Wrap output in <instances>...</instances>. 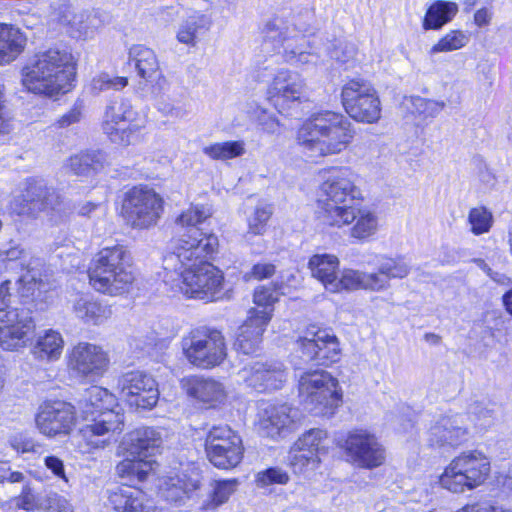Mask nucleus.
I'll use <instances>...</instances> for the list:
<instances>
[{
	"label": "nucleus",
	"mask_w": 512,
	"mask_h": 512,
	"mask_svg": "<svg viewBox=\"0 0 512 512\" xmlns=\"http://www.w3.org/2000/svg\"><path fill=\"white\" fill-rule=\"evenodd\" d=\"M212 215L205 205H191L175 220L177 237L163 258L164 282L189 298L211 301L221 291L224 276L208 261L216 253L219 241L205 234L198 225Z\"/></svg>",
	"instance_id": "f257e3e1"
},
{
	"label": "nucleus",
	"mask_w": 512,
	"mask_h": 512,
	"mask_svg": "<svg viewBox=\"0 0 512 512\" xmlns=\"http://www.w3.org/2000/svg\"><path fill=\"white\" fill-rule=\"evenodd\" d=\"M77 59L67 47L54 46L37 52L22 69V85L48 98L66 94L73 87Z\"/></svg>",
	"instance_id": "f03ea898"
},
{
	"label": "nucleus",
	"mask_w": 512,
	"mask_h": 512,
	"mask_svg": "<svg viewBox=\"0 0 512 512\" xmlns=\"http://www.w3.org/2000/svg\"><path fill=\"white\" fill-rule=\"evenodd\" d=\"M355 131L343 114L323 111L311 115L297 131V143L311 157L339 154L352 142Z\"/></svg>",
	"instance_id": "7ed1b4c3"
},
{
	"label": "nucleus",
	"mask_w": 512,
	"mask_h": 512,
	"mask_svg": "<svg viewBox=\"0 0 512 512\" xmlns=\"http://www.w3.org/2000/svg\"><path fill=\"white\" fill-rule=\"evenodd\" d=\"M356 181V175L349 168L332 170L324 177L317 198L318 217L324 224L352 215L349 209L363 200Z\"/></svg>",
	"instance_id": "20e7f679"
},
{
	"label": "nucleus",
	"mask_w": 512,
	"mask_h": 512,
	"mask_svg": "<svg viewBox=\"0 0 512 512\" xmlns=\"http://www.w3.org/2000/svg\"><path fill=\"white\" fill-rule=\"evenodd\" d=\"M90 285L98 292L111 296L129 291L134 275L131 257L123 245L102 248L88 270Z\"/></svg>",
	"instance_id": "39448f33"
},
{
	"label": "nucleus",
	"mask_w": 512,
	"mask_h": 512,
	"mask_svg": "<svg viewBox=\"0 0 512 512\" xmlns=\"http://www.w3.org/2000/svg\"><path fill=\"white\" fill-rule=\"evenodd\" d=\"M298 390L302 405L314 415L332 414L342 402L338 380L324 370L301 374Z\"/></svg>",
	"instance_id": "423d86ee"
},
{
	"label": "nucleus",
	"mask_w": 512,
	"mask_h": 512,
	"mask_svg": "<svg viewBox=\"0 0 512 512\" xmlns=\"http://www.w3.org/2000/svg\"><path fill=\"white\" fill-rule=\"evenodd\" d=\"M489 473L488 458L480 451H467L455 457L445 467L439 477V484L452 493H463L484 484Z\"/></svg>",
	"instance_id": "0eeeda50"
},
{
	"label": "nucleus",
	"mask_w": 512,
	"mask_h": 512,
	"mask_svg": "<svg viewBox=\"0 0 512 512\" xmlns=\"http://www.w3.org/2000/svg\"><path fill=\"white\" fill-rule=\"evenodd\" d=\"M10 286V280L0 285V347L18 351L27 346L35 324L29 310L9 306Z\"/></svg>",
	"instance_id": "6e6552de"
},
{
	"label": "nucleus",
	"mask_w": 512,
	"mask_h": 512,
	"mask_svg": "<svg viewBox=\"0 0 512 512\" xmlns=\"http://www.w3.org/2000/svg\"><path fill=\"white\" fill-rule=\"evenodd\" d=\"M180 344L188 363L200 369L217 367L227 357L225 337L217 329L208 327L193 329L182 337Z\"/></svg>",
	"instance_id": "1a4fd4ad"
},
{
	"label": "nucleus",
	"mask_w": 512,
	"mask_h": 512,
	"mask_svg": "<svg viewBox=\"0 0 512 512\" xmlns=\"http://www.w3.org/2000/svg\"><path fill=\"white\" fill-rule=\"evenodd\" d=\"M265 42H270L274 48H283L285 58L294 64H308L314 62V55L307 52L305 37L311 34L308 26L298 22L289 23L280 16L269 19L262 29Z\"/></svg>",
	"instance_id": "9d476101"
},
{
	"label": "nucleus",
	"mask_w": 512,
	"mask_h": 512,
	"mask_svg": "<svg viewBox=\"0 0 512 512\" xmlns=\"http://www.w3.org/2000/svg\"><path fill=\"white\" fill-rule=\"evenodd\" d=\"M347 460L359 468L372 470L385 464L387 452L379 438L367 429H353L336 440Z\"/></svg>",
	"instance_id": "9b49d317"
},
{
	"label": "nucleus",
	"mask_w": 512,
	"mask_h": 512,
	"mask_svg": "<svg viewBox=\"0 0 512 512\" xmlns=\"http://www.w3.org/2000/svg\"><path fill=\"white\" fill-rule=\"evenodd\" d=\"M163 212V199L147 185H137L124 194L122 215L133 228L155 226Z\"/></svg>",
	"instance_id": "f8f14e48"
},
{
	"label": "nucleus",
	"mask_w": 512,
	"mask_h": 512,
	"mask_svg": "<svg viewBox=\"0 0 512 512\" xmlns=\"http://www.w3.org/2000/svg\"><path fill=\"white\" fill-rule=\"evenodd\" d=\"M327 432L313 428L303 433L290 448L288 463L293 472L311 478L320 467L321 457L328 453Z\"/></svg>",
	"instance_id": "ddd939ff"
},
{
	"label": "nucleus",
	"mask_w": 512,
	"mask_h": 512,
	"mask_svg": "<svg viewBox=\"0 0 512 512\" xmlns=\"http://www.w3.org/2000/svg\"><path fill=\"white\" fill-rule=\"evenodd\" d=\"M144 121L127 99L113 101L106 109L102 129L111 142L129 146L138 139Z\"/></svg>",
	"instance_id": "4468645a"
},
{
	"label": "nucleus",
	"mask_w": 512,
	"mask_h": 512,
	"mask_svg": "<svg viewBox=\"0 0 512 512\" xmlns=\"http://www.w3.org/2000/svg\"><path fill=\"white\" fill-rule=\"evenodd\" d=\"M342 103L347 114L362 123H376L381 117V103L374 87L363 79H352L342 89Z\"/></svg>",
	"instance_id": "2eb2a0df"
},
{
	"label": "nucleus",
	"mask_w": 512,
	"mask_h": 512,
	"mask_svg": "<svg viewBox=\"0 0 512 512\" xmlns=\"http://www.w3.org/2000/svg\"><path fill=\"white\" fill-rule=\"evenodd\" d=\"M21 202L15 211L18 214H38L46 212L51 215H66L70 211L64 197L44 180L29 178L21 193Z\"/></svg>",
	"instance_id": "dca6fc26"
},
{
	"label": "nucleus",
	"mask_w": 512,
	"mask_h": 512,
	"mask_svg": "<svg viewBox=\"0 0 512 512\" xmlns=\"http://www.w3.org/2000/svg\"><path fill=\"white\" fill-rule=\"evenodd\" d=\"M269 101L279 113L289 110L308 99L305 79L297 72L279 69L267 89Z\"/></svg>",
	"instance_id": "f3484780"
},
{
	"label": "nucleus",
	"mask_w": 512,
	"mask_h": 512,
	"mask_svg": "<svg viewBox=\"0 0 512 512\" xmlns=\"http://www.w3.org/2000/svg\"><path fill=\"white\" fill-rule=\"evenodd\" d=\"M297 349L306 361L328 365L340 358V344L332 330L311 325L296 341Z\"/></svg>",
	"instance_id": "a211bd4d"
},
{
	"label": "nucleus",
	"mask_w": 512,
	"mask_h": 512,
	"mask_svg": "<svg viewBox=\"0 0 512 512\" xmlns=\"http://www.w3.org/2000/svg\"><path fill=\"white\" fill-rule=\"evenodd\" d=\"M117 390L120 397L130 406L151 409L159 399L156 380L141 370L123 373L117 379Z\"/></svg>",
	"instance_id": "6ab92c4d"
},
{
	"label": "nucleus",
	"mask_w": 512,
	"mask_h": 512,
	"mask_svg": "<svg viewBox=\"0 0 512 512\" xmlns=\"http://www.w3.org/2000/svg\"><path fill=\"white\" fill-rule=\"evenodd\" d=\"M123 416L119 412H105L100 418L80 429L77 448L82 454H93L111 443V434L122 431Z\"/></svg>",
	"instance_id": "aec40b11"
},
{
	"label": "nucleus",
	"mask_w": 512,
	"mask_h": 512,
	"mask_svg": "<svg viewBox=\"0 0 512 512\" xmlns=\"http://www.w3.org/2000/svg\"><path fill=\"white\" fill-rule=\"evenodd\" d=\"M75 423L74 406L62 401L45 402L35 416L37 429L49 438L70 434Z\"/></svg>",
	"instance_id": "412c9836"
},
{
	"label": "nucleus",
	"mask_w": 512,
	"mask_h": 512,
	"mask_svg": "<svg viewBox=\"0 0 512 512\" xmlns=\"http://www.w3.org/2000/svg\"><path fill=\"white\" fill-rule=\"evenodd\" d=\"M237 375L240 381L259 392L278 390L287 378L284 366L280 362H250L241 368Z\"/></svg>",
	"instance_id": "4be33fe9"
},
{
	"label": "nucleus",
	"mask_w": 512,
	"mask_h": 512,
	"mask_svg": "<svg viewBox=\"0 0 512 512\" xmlns=\"http://www.w3.org/2000/svg\"><path fill=\"white\" fill-rule=\"evenodd\" d=\"M109 358L98 345L80 342L75 345L69 355L68 365L78 376L96 378L107 369Z\"/></svg>",
	"instance_id": "5701e85b"
},
{
	"label": "nucleus",
	"mask_w": 512,
	"mask_h": 512,
	"mask_svg": "<svg viewBox=\"0 0 512 512\" xmlns=\"http://www.w3.org/2000/svg\"><path fill=\"white\" fill-rule=\"evenodd\" d=\"M298 411L285 403L261 402L258 406V427L263 435L271 438L289 431Z\"/></svg>",
	"instance_id": "b1692460"
},
{
	"label": "nucleus",
	"mask_w": 512,
	"mask_h": 512,
	"mask_svg": "<svg viewBox=\"0 0 512 512\" xmlns=\"http://www.w3.org/2000/svg\"><path fill=\"white\" fill-rule=\"evenodd\" d=\"M468 431L461 415H445L438 418L428 430L430 446H458L467 441Z\"/></svg>",
	"instance_id": "393cba45"
},
{
	"label": "nucleus",
	"mask_w": 512,
	"mask_h": 512,
	"mask_svg": "<svg viewBox=\"0 0 512 512\" xmlns=\"http://www.w3.org/2000/svg\"><path fill=\"white\" fill-rule=\"evenodd\" d=\"M270 322V312L251 308L245 322L239 327L235 348L243 354L255 353L262 342V335Z\"/></svg>",
	"instance_id": "a878e982"
},
{
	"label": "nucleus",
	"mask_w": 512,
	"mask_h": 512,
	"mask_svg": "<svg viewBox=\"0 0 512 512\" xmlns=\"http://www.w3.org/2000/svg\"><path fill=\"white\" fill-rule=\"evenodd\" d=\"M162 444L161 433L154 428L142 427L126 434L119 447V455L148 459Z\"/></svg>",
	"instance_id": "bb28decb"
},
{
	"label": "nucleus",
	"mask_w": 512,
	"mask_h": 512,
	"mask_svg": "<svg viewBox=\"0 0 512 512\" xmlns=\"http://www.w3.org/2000/svg\"><path fill=\"white\" fill-rule=\"evenodd\" d=\"M352 215L336 219L328 226L342 228L352 225L350 228V237L359 241H364L374 236L378 231V216L375 211L367 206H362L360 202L352 206Z\"/></svg>",
	"instance_id": "cd10ccee"
},
{
	"label": "nucleus",
	"mask_w": 512,
	"mask_h": 512,
	"mask_svg": "<svg viewBox=\"0 0 512 512\" xmlns=\"http://www.w3.org/2000/svg\"><path fill=\"white\" fill-rule=\"evenodd\" d=\"M199 488L200 476L197 472H180L164 477L159 490L166 501L181 505Z\"/></svg>",
	"instance_id": "c85d7f7f"
},
{
	"label": "nucleus",
	"mask_w": 512,
	"mask_h": 512,
	"mask_svg": "<svg viewBox=\"0 0 512 512\" xmlns=\"http://www.w3.org/2000/svg\"><path fill=\"white\" fill-rule=\"evenodd\" d=\"M181 386L186 393L203 403H221L226 398L223 384L211 378L188 376L181 380Z\"/></svg>",
	"instance_id": "c756f323"
},
{
	"label": "nucleus",
	"mask_w": 512,
	"mask_h": 512,
	"mask_svg": "<svg viewBox=\"0 0 512 512\" xmlns=\"http://www.w3.org/2000/svg\"><path fill=\"white\" fill-rule=\"evenodd\" d=\"M75 317L86 325H101L111 318V306L91 295H79L72 302Z\"/></svg>",
	"instance_id": "7c9ffc66"
},
{
	"label": "nucleus",
	"mask_w": 512,
	"mask_h": 512,
	"mask_svg": "<svg viewBox=\"0 0 512 512\" xmlns=\"http://www.w3.org/2000/svg\"><path fill=\"white\" fill-rule=\"evenodd\" d=\"M80 409L86 419L100 418L105 412H116V398L107 389L92 386L85 391L79 401Z\"/></svg>",
	"instance_id": "2f4dec72"
},
{
	"label": "nucleus",
	"mask_w": 512,
	"mask_h": 512,
	"mask_svg": "<svg viewBox=\"0 0 512 512\" xmlns=\"http://www.w3.org/2000/svg\"><path fill=\"white\" fill-rule=\"evenodd\" d=\"M107 506L115 512H149L142 491L125 486L109 490Z\"/></svg>",
	"instance_id": "473e14b6"
},
{
	"label": "nucleus",
	"mask_w": 512,
	"mask_h": 512,
	"mask_svg": "<svg viewBox=\"0 0 512 512\" xmlns=\"http://www.w3.org/2000/svg\"><path fill=\"white\" fill-rule=\"evenodd\" d=\"M27 38L13 25L0 23V65L9 64L24 51Z\"/></svg>",
	"instance_id": "72a5a7b5"
},
{
	"label": "nucleus",
	"mask_w": 512,
	"mask_h": 512,
	"mask_svg": "<svg viewBox=\"0 0 512 512\" xmlns=\"http://www.w3.org/2000/svg\"><path fill=\"white\" fill-rule=\"evenodd\" d=\"M129 62L138 76L152 82L160 76V65L155 52L144 45H133L129 50Z\"/></svg>",
	"instance_id": "f704fd0d"
},
{
	"label": "nucleus",
	"mask_w": 512,
	"mask_h": 512,
	"mask_svg": "<svg viewBox=\"0 0 512 512\" xmlns=\"http://www.w3.org/2000/svg\"><path fill=\"white\" fill-rule=\"evenodd\" d=\"M314 278L318 279L327 291L337 289L335 281L338 277L339 259L332 254H315L308 263Z\"/></svg>",
	"instance_id": "c9c22d12"
},
{
	"label": "nucleus",
	"mask_w": 512,
	"mask_h": 512,
	"mask_svg": "<svg viewBox=\"0 0 512 512\" xmlns=\"http://www.w3.org/2000/svg\"><path fill=\"white\" fill-rule=\"evenodd\" d=\"M64 339L60 332L48 329L37 337L32 354L39 360H57L62 354Z\"/></svg>",
	"instance_id": "e433bc0d"
},
{
	"label": "nucleus",
	"mask_w": 512,
	"mask_h": 512,
	"mask_svg": "<svg viewBox=\"0 0 512 512\" xmlns=\"http://www.w3.org/2000/svg\"><path fill=\"white\" fill-rule=\"evenodd\" d=\"M211 21L205 14L195 12L189 15L180 25L177 40L180 43L194 46L197 39L210 28Z\"/></svg>",
	"instance_id": "4c0bfd02"
},
{
	"label": "nucleus",
	"mask_w": 512,
	"mask_h": 512,
	"mask_svg": "<svg viewBox=\"0 0 512 512\" xmlns=\"http://www.w3.org/2000/svg\"><path fill=\"white\" fill-rule=\"evenodd\" d=\"M107 164V155L100 150L82 152L69 158L67 167L75 175H89Z\"/></svg>",
	"instance_id": "58836bf2"
},
{
	"label": "nucleus",
	"mask_w": 512,
	"mask_h": 512,
	"mask_svg": "<svg viewBox=\"0 0 512 512\" xmlns=\"http://www.w3.org/2000/svg\"><path fill=\"white\" fill-rule=\"evenodd\" d=\"M458 12V5L451 1H435L427 9L423 20L425 30H438L450 22Z\"/></svg>",
	"instance_id": "ea45409f"
},
{
	"label": "nucleus",
	"mask_w": 512,
	"mask_h": 512,
	"mask_svg": "<svg viewBox=\"0 0 512 512\" xmlns=\"http://www.w3.org/2000/svg\"><path fill=\"white\" fill-rule=\"evenodd\" d=\"M123 460L116 466L117 475L131 481H144L153 470L154 462L150 459L121 455Z\"/></svg>",
	"instance_id": "a19ab883"
},
{
	"label": "nucleus",
	"mask_w": 512,
	"mask_h": 512,
	"mask_svg": "<svg viewBox=\"0 0 512 512\" xmlns=\"http://www.w3.org/2000/svg\"><path fill=\"white\" fill-rule=\"evenodd\" d=\"M206 453L209 461L219 469H231L236 467L243 458L244 447L232 445L229 447L207 446Z\"/></svg>",
	"instance_id": "79ce46f5"
},
{
	"label": "nucleus",
	"mask_w": 512,
	"mask_h": 512,
	"mask_svg": "<svg viewBox=\"0 0 512 512\" xmlns=\"http://www.w3.org/2000/svg\"><path fill=\"white\" fill-rule=\"evenodd\" d=\"M237 479H226L214 481L208 498L203 501L201 510L204 512H215L220 506L228 502L231 495L238 487Z\"/></svg>",
	"instance_id": "37998d69"
},
{
	"label": "nucleus",
	"mask_w": 512,
	"mask_h": 512,
	"mask_svg": "<svg viewBox=\"0 0 512 512\" xmlns=\"http://www.w3.org/2000/svg\"><path fill=\"white\" fill-rule=\"evenodd\" d=\"M203 153L212 160L227 161L242 156L245 152L243 141L217 142L203 147Z\"/></svg>",
	"instance_id": "c03bdc74"
},
{
	"label": "nucleus",
	"mask_w": 512,
	"mask_h": 512,
	"mask_svg": "<svg viewBox=\"0 0 512 512\" xmlns=\"http://www.w3.org/2000/svg\"><path fill=\"white\" fill-rule=\"evenodd\" d=\"M33 264L39 265L40 260L34 259L30 260V262L26 265V272L23 273L16 284L18 285V293L21 297L28 298L33 296L37 290H40L43 282L41 278V272L36 269Z\"/></svg>",
	"instance_id": "a18cd8bd"
},
{
	"label": "nucleus",
	"mask_w": 512,
	"mask_h": 512,
	"mask_svg": "<svg viewBox=\"0 0 512 512\" xmlns=\"http://www.w3.org/2000/svg\"><path fill=\"white\" fill-rule=\"evenodd\" d=\"M224 446L229 447L232 445H243L240 435L233 431L229 426H214L208 433L205 441V448L207 446Z\"/></svg>",
	"instance_id": "49530a36"
},
{
	"label": "nucleus",
	"mask_w": 512,
	"mask_h": 512,
	"mask_svg": "<svg viewBox=\"0 0 512 512\" xmlns=\"http://www.w3.org/2000/svg\"><path fill=\"white\" fill-rule=\"evenodd\" d=\"M494 405L481 401H475L468 407L469 419L479 429H486L494 422L495 410Z\"/></svg>",
	"instance_id": "de8ad7c7"
},
{
	"label": "nucleus",
	"mask_w": 512,
	"mask_h": 512,
	"mask_svg": "<svg viewBox=\"0 0 512 512\" xmlns=\"http://www.w3.org/2000/svg\"><path fill=\"white\" fill-rule=\"evenodd\" d=\"M469 37L462 31L453 30L443 36L430 49V54L434 55L442 52H451L467 45Z\"/></svg>",
	"instance_id": "09e8293b"
},
{
	"label": "nucleus",
	"mask_w": 512,
	"mask_h": 512,
	"mask_svg": "<svg viewBox=\"0 0 512 512\" xmlns=\"http://www.w3.org/2000/svg\"><path fill=\"white\" fill-rule=\"evenodd\" d=\"M14 506L25 511H38L44 509L46 496L36 493L31 486L24 485L21 493L13 500Z\"/></svg>",
	"instance_id": "8fccbe9b"
},
{
	"label": "nucleus",
	"mask_w": 512,
	"mask_h": 512,
	"mask_svg": "<svg viewBox=\"0 0 512 512\" xmlns=\"http://www.w3.org/2000/svg\"><path fill=\"white\" fill-rule=\"evenodd\" d=\"M468 223L475 235L487 233L493 223L492 213L484 206L474 207L469 211Z\"/></svg>",
	"instance_id": "3c124183"
},
{
	"label": "nucleus",
	"mask_w": 512,
	"mask_h": 512,
	"mask_svg": "<svg viewBox=\"0 0 512 512\" xmlns=\"http://www.w3.org/2000/svg\"><path fill=\"white\" fill-rule=\"evenodd\" d=\"M290 481L288 472L278 466L269 467L258 472L255 476V482L258 487L264 488L270 485H286Z\"/></svg>",
	"instance_id": "603ef678"
},
{
	"label": "nucleus",
	"mask_w": 512,
	"mask_h": 512,
	"mask_svg": "<svg viewBox=\"0 0 512 512\" xmlns=\"http://www.w3.org/2000/svg\"><path fill=\"white\" fill-rule=\"evenodd\" d=\"M379 271L387 276V279L404 278L410 272L409 264L403 258H382L379 263Z\"/></svg>",
	"instance_id": "864d4df0"
},
{
	"label": "nucleus",
	"mask_w": 512,
	"mask_h": 512,
	"mask_svg": "<svg viewBox=\"0 0 512 512\" xmlns=\"http://www.w3.org/2000/svg\"><path fill=\"white\" fill-rule=\"evenodd\" d=\"M335 284H337V289L331 290V293H339L344 290L351 291L363 289V272L353 269H345L342 271L341 276L337 277Z\"/></svg>",
	"instance_id": "5fc2aeb1"
},
{
	"label": "nucleus",
	"mask_w": 512,
	"mask_h": 512,
	"mask_svg": "<svg viewBox=\"0 0 512 512\" xmlns=\"http://www.w3.org/2000/svg\"><path fill=\"white\" fill-rule=\"evenodd\" d=\"M278 301V293L270 286H259L255 289L253 295V302L258 310H265L270 312V319L272 318L273 304Z\"/></svg>",
	"instance_id": "6e6d98bb"
},
{
	"label": "nucleus",
	"mask_w": 512,
	"mask_h": 512,
	"mask_svg": "<svg viewBox=\"0 0 512 512\" xmlns=\"http://www.w3.org/2000/svg\"><path fill=\"white\" fill-rule=\"evenodd\" d=\"M128 79L126 77L111 78L108 74H100L94 77L90 87L93 93L98 94L109 89L119 90L127 86Z\"/></svg>",
	"instance_id": "4d7b16f0"
},
{
	"label": "nucleus",
	"mask_w": 512,
	"mask_h": 512,
	"mask_svg": "<svg viewBox=\"0 0 512 512\" xmlns=\"http://www.w3.org/2000/svg\"><path fill=\"white\" fill-rule=\"evenodd\" d=\"M272 215V208L268 204H260L256 207L253 215L248 220L249 232L254 235L262 234L267 221Z\"/></svg>",
	"instance_id": "13d9d810"
},
{
	"label": "nucleus",
	"mask_w": 512,
	"mask_h": 512,
	"mask_svg": "<svg viewBox=\"0 0 512 512\" xmlns=\"http://www.w3.org/2000/svg\"><path fill=\"white\" fill-rule=\"evenodd\" d=\"M95 18L87 12H80L74 14L69 27L79 33V36L87 37L94 27Z\"/></svg>",
	"instance_id": "bf43d9fd"
},
{
	"label": "nucleus",
	"mask_w": 512,
	"mask_h": 512,
	"mask_svg": "<svg viewBox=\"0 0 512 512\" xmlns=\"http://www.w3.org/2000/svg\"><path fill=\"white\" fill-rule=\"evenodd\" d=\"M357 55V48L348 42H339L330 50V57L340 63H349Z\"/></svg>",
	"instance_id": "052dcab7"
},
{
	"label": "nucleus",
	"mask_w": 512,
	"mask_h": 512,
	"mask_svg": "<svg viewBox=\"0 0 512 512\" xmlns=\"http://www.w3.org/2000/svg\"><path fill=\"white\" fill-rule=\"evenodd\" d=\"M44 512H73L70 503L57 493L46 495Z\"/></svg>",
	"instance_id": "680f3d73"
},
{
	"label": "nucleus",
	"mask_w": 512,
	"mask_h": 512,
	"mask_svg": "<svg viewBox=\"0 0 512 512\" xmlns=\"http://www.w3.org/2000/svg\"><path fill=\"white\" fill-rule=\"evenodd\" d=\"M363 289L379 291L385 289L389 285V280L385 274L380 273H365L363 272Z\"/></svg>",
	"instance_id": "e2e57ef3"
},
{
	"label": "nucleus",
	"mask_w": 512,
	"mask_h": 512,
	"mask_svg": "<svg viewBox=\"0 0 512 512\" xmlns=\"http://www.w3.org/2000/svg\"><path fill=\"white\" fill-rule=\"evenodd\" d=\"M26 255V251L15 241H10L9 244L0 248V256L9 261L25 259Z\"/></svg>",
	"instance_id": "0e129e2a"
},
{
	"label": "nucleus",
	"mask_w": 512,
	"mask_h": 512,
	"mask_svg": "<svg viewBox=\"0 0 512 512\" xmlns=\"http://www.w3.org/2000/svg\"><path fill=\"white\" fill-rule=\"evenodd\" d=\"M82 118V106L75 104L68 112L63 114L58 120L57 125L60 128H67L70 125L78 123Z\"/></svg>",
	"instance_id": "69168bd1"
},
{
	"label": "nucleus",
	"mask_w": 512,
	"mask_h": 512,
	"mask_svg": "<svg viewBox=\"0 0 512 512\" xmlns=\"http://www.w3.org/2000/svg\"><path fill=\"white\" fill-rule=\"evenodd\" d=\"M275 273V266L271 263H257L255 264L251 272L246 275L247 278H253L256 280H263L271 277Z\"/></svg>",
	"instance_id": "338daca9"
},
{
	"label": "nucleus",
	"mask_w": 512,
	"mask_h": 512,
	"mask_svg": "<svg viewBox=\"0 0 512 512\" xmlns=\"http://www.w3.org/2000/svg\"><path fill=\"white\" fill-rule=\"evenodd\" d=\"M457 512H512V510L505 509L502 506L492 505L488 502H480L466 505Z\"/></svg>",
	"instance_id": "774afa93"
}]
</instances>
